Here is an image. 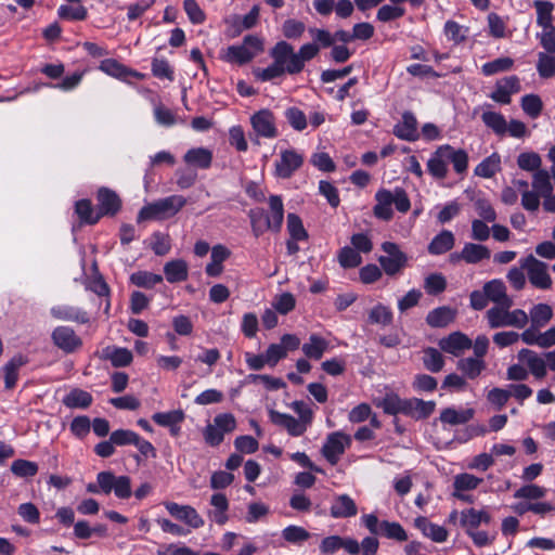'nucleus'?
I'll return each mask as SVG.
<instances>
[{
    "label": "nucleus",
    "mask_w": 555,
    "mask_h": 555,
    "mask_svg": "<svg viewBox=\"0 0 555 555\" xmlns=\"http://www.w3.org/2000/svg\"><path fill=\"white\" fill-rule=\"evenodd\" d=\"M514 301L494 305L485 313L489 328L514 327L522 330L529 323L528 313L522 309H511Z\"/></svg>",
    "instance_id": "1"
},
{
    "label": "nucleus",
    "mask_w": 555,
    "mask_h": 555,
    "mask_svg": "<svg viewBox=\"0 0 555 555\" xmlns=\"http://www.w3.org/2000/svg\"><path fill=\"white\" fill-rule=\"evenodd\" d=\"M376 205L373 208L374 216L378 219L389 221L393 211L391 205L396 206L399 212L405 214L411 208V202L406 192L402 188H396L393 191L380 189L375 194Z\"/></svg>",
    "instance_id": "2"
},
{
    "label": "nucleus",
    "mask_w": 555,
    "mask_h": 555,
    "mask_svg": "<svg viewBox=\"0 0 555 555\" xmlns=\"http://www.w3.org/2000/svg\"><path fill=\"white\" fill-rule=\"evenodd\" d=\"M186 205L182 195H170L144 205L138 214V222L146 220L164 221L175 217Z\"/></svg>",
    "instance_id": "3"
},
{
    "label": "nucleus",
    "mask_w": 555,
    "mask_h": 555,
    "mask_svg": "<svg viewBox=\"0 0 555 555\" xmlns=\"http://www.w3.org/2000/svg\"><path fill=\"white\" fill-rule=\"evenodd\" d=\"M263 50L262 41L256 36H246L237 46H230L224 53V61L233 64H246Z\"/></svg>",
    "instance_id": "4"
},
{
    "label": "nucleus",
    "mask_w": 555,
    "mask_h": 555,
    "mask_svg": "<svg viewBox=\"0 0 555 555\" xmlns=\"http://www.w3.org/2000/svg\"><path fill=\"white\" fill-rule=\"evenodd\" d=\"M236 427V421L231 413H221L215 416L214 423L208 424L203 433L206 443L211 447L219 446L225 434L232 433Z\"/></svg>",
    "instance_id": "5"
},
{
    "label": "nucleus",
    "mask_w": 555,
    "mask_h": 555,
    "mask_svg": "<svg viewBox=\"0 0 555 555\" xmlns=\"http://www.w3.org/2000/svg\"><path fill=\"white\" fill-rule=\"evenodd\" d=\"M382 249L385 256L378 258V262L387 275L393 276L400 273L406 266L409 257L403 253L396 243L384 242Z\"/></svg>",
    "instance_id": "6"
},
{
    "label": "nucleus",
    "mask_w": 555,
    "mask_h": 555,
    "mask_svg": "<svg viewBox=\"0 0 555 555\" xmlns=\"http://www.w3.org/2000/svg\"><path fill=\"white\" fill-rule=\"evenodd\" d=\"M521 268L526 270L529 282L532 286L540 289H548L552 287V279L548 274V267L545 262L537 259L533 255H529L520 259Z\"/></svg>",
    "instance_id": "7"
},
{
    "label": "nucleus",
    "mask_w": 555,
    "mask_h": 555,
    "mask_svg": "<svg viewBox=\"0 0 555 555\" xmlns=\"http://www.w3.org/2000/svg\"><path fill=\"white\" fill-rule=\"evenodd\" d=\"M269 54L286 74L296 75L302 70L297 53L293 46L286 41L275 43Z\"/></svg>",
    "instance_id": "8"
},
{
    "label": "nucleus",
    "mask_w": 555,
    "mask_h": 555,
    "mask_svg": "<svg viewBox=\"0 0 555 555\" xmlns=\"http://www.w3.org/2000/svg\"><path fill=\"white\" fill-rule=\"evenodd\" d=\"M351 444L349 435L343 431H334L326 438L322 447V455L332 464L336 465L345 450Z\"/></svg>",
    "instance_id": "9"
},
{
    "label": "nucleus",
    "mask_w": 555,
    "mask_h": 555,
    "mask_svg": "<svg viewBox=\"0 0 555 555\" xmlns=\"http://www.w3.org/2000/svg\"><path fill=\"white\" fill-rule=\"evenodd\" d=\"M304 164L302 154L294 149L283 150L274 164V175L281 179H289Z\"/></svg>",
    "instance_id": "10"
},
{
    "label": "nucleus",
    "mask_w": 555,
    "mask_h": 555,
    "mask_svg": "<svg viewBox=\"0 0 555 555\" xmlns=\"http://www.w3.org/2000/svg\"><path fill=\"white\" fill-rule=\"evenodd\" d=\"M251 127L257 137L274 139L279 135L275 117L269 109H261L250 117Z\"/></svg>",
    "instance_id": "11"
},
{
    "label": "nucleus",
    "mask_w": 555,
    "mask_h": 555,
    "mask_svg": "<svg viewBox=\"0 0 555 555\" xmlns=\"http://www.w3.org/2000/svg\"><path fill=\"white\" fill-rule=\"evenodd\" d=\"M164 506L172 517L185 522L193 529H198L205 524L202 516L191 505H180L175 502H165Z\"/></svg>",
    "instance_id": "12"
},
{
    "label": "nucleus",
    "mask_w": 555,
    "mask_h": 555,
    "mask_svg": "<svg viewBox=\"0 0 555 555\" xmlns=\"http://www.w3.org/2000/svg\"><path fill=\"white\" fill-rule=\"evenodd\" d=\"M518 359L527 366L528 372L535 379H543L547 374L545 356H540L531 349H521Z\"/></svg>",
    "instance_id": "13"
},
{
    "label": "nucleus",
    "mask_w": 555,
    "mask_h": 555,
    "mask_svg": "<svg viewBox=\"0 0 555 555\" xmlns=\"http://www.w3.org/2000/svg\"><path fill=\"white\" fill-rule=\"evenodd\" d=\"M52 340L63 351L70 353L81 347L82 341L73 328L59 326L52 332Z\"/></svg>",
    "instance_id": "14"
},
{
    "label": "nucleus",
    "mask_w": 555,
    "mask_h": 555,
    "mask_svg": "<svg viewBox=\"0 0 555 555\" xmlns=\"http://www.w3.org/2000/svg\"><path fill=\"white\" fill-rule=\"evenodd\" d=\"M520 91V82L517 76H508L499 80L490 98L501 104H509L511 96Z\"/></svg>",
    "instance_id": "15"
},
{
    "label": "nucleus",
    "mask_w": 555,
    "mask_h": 555,
    "mask_svg": "<svg viewBox=\"0 0 555 555\" xmlns=\"http://www.w3.org/2000/svg\"><path fill=\"white\" fill-rule=\"evenodd\" d=\"M439 347L444 352L459 357L465 350L472 347V340L465 334L461 332H454L449 336L440 339Z\"/></svg>",
    "instance_id": "16"
},
{
    "label": "nucleus",
    "mask_w": 555,
    "mask_h": 555,
    "mask_svg": "<svg viewBox=\"0 0 555 555\" xmlns=\"http://www.w3.org/2000/svg\"><path fill=\"white\" fill-rule=\"evenodd\" d=\"M491 256L490 249L481 244L466 243L460 254L451 256L452 260L462 259L466 263L475 264Z\"/></svg>",
    "instance_id": "17"
},
{
    "label": "nucleus",
    "mask_w": 555,
    "mask_h": 555,
    "mask_svg": "<svg viewBox=\"0 0 555 555\" xmlns=\"http://www.w3.org/2000/svg\"><path fill=\"white\" fill-rule=\"evenodd\" d=\"M269 214H267V227L272 232H280L284 220V206L280 195H270L269 199Z\"/></svg>",
    "instance_id": "18"
},
{
    "label": "nucleus",
    "mask_w": 555,
    "mask_h": 555,
    "mask_svg": "<svg viewBox=\"0 0 555 555\" xmlns=\"http://www.w3.org/2000/svg\"><path fill=\"white\" fill-rule=\"evenodd\" d=\"M393 134L405 141L418 139L417 120L411 112H404L402 119L393 127Z\"/></svg>",
    "instance_id": "19"
},
{
    "label": "nucleus",
    "mask_w": 555,
    "mask_h": 555,
    "mask_svg": "<svg viewBox=\"0 0 555 555\" xmlns=\"http://www.w3.org/2000/svg\"><path fill=\"white\" fill-rule=\"evenodd\" d=\"M270 420L273 424L283 427L291 436H301L306 430V425L289 414L278 411L270 412Z\"/></svg>",
    "instance_id": "20"
},
{
    "label": "nucleus",
    "mask_w": 555,
    "mask_h": 555,
    "mask_svg": "<svg viewBox=\"0 0 555 555\" xmlns=\"http://www.w3.org/2000/svg\"><path fill=\"white\" fill-rule=\"evenodd\" d=\"M434 401H424L422 399L412 398L404 400L403 414L416 420L428 417L435 410Z\"/></svg>",
    "instance_id": "21"
},
{
    "label": "nucleus",
    "mask_w": 555,
    "mask_h": 555,
    "mask_svg": "<svg viewBox=\"0 0 555 555\" xmlns=\"http://www.w3.org/2000/svg\"><path fill=\"white\" fill-rule=\"evenodd\" d=\"M414 526L422 533L437 543H442L448 539V531L442 526L430 522L426 517L418 516L414 519Z\"/></svg>",
    "instance_id": "22"
},
{
    "label": "nucleus",
    "mask_w": 555,
    "mask_h": 555,
    "mask_svg": "<svg viewBox=\"0 0 555 555\" xmlns=\"http://www.w3.org/2000/svg\"><path fill=\"white\" fill-rule=\"evenodd\" d=\"M183 162L198 169H208L212 163V152L206 147H193L186 151Z\"/></svg>",
    "instance_id": "23"
},
{
    "label": "nucleus",
    "mask_w": 555,
    "mask_h": 555,
    "mask_svg": "<svg viewBox=\"0 0 555 555\" xmlns=\"http://www.w3.org/2000/svg\"><path fill=\"white\" fill-rule=\"evenodd\" d=\"M488 300L494 305H501L508 301H513L512 297L507 294V287L504 282L500 279H493L488 281L482 286Z\"/></svg>",
    "instance_id": "24"
},
{
    "label": "nucleus",
    "mask_w": 555,
    "mask_h": 555,
    "mask_svg": "<svg viewBox=\"0 0 555 555\" xmlns=\"http://www.w3.org/2000/svg\"><path fill=\"white\" fill-rule=\"evenodd\" d=\"M100 215H115L121 206L119 196L107 188H101L98 192Z\"/></svg>",
    "instance_id": "25"
},
{
    "label": "nucleus",
    "mask_w": 555,
    "mask_h": 555,
    "mask_svg": "<svg viewBox=\"0 0 555 555\" xmlns=\"http://www.w3.org/2000/svg\"><path fill=\"white\" fill-rule=\"evenodd\" d=\"M491 516L486 511L467 508L460 514V525L466 532L477 529L481 522L489 524Z\"/></svg>",
    "instance_id": "26"
},
{
    "label": "nucleus",
    "mask_w": 555,
    "mask_h": 555,
    "mask_svg": "<svg viewBox=\"0 0 555 555\" xmlns=\"http://www.w3.org/2000/svg\"><path fill=\"white\" fill-rule=\"evenodd\" d=\"M212 509L208 512V517L216 524L222 526L228 520L229 501L223 493H215L210 498Z\"/></svg>",
    "instance_id": "27"
},
{
    "label": "nucleus",
    "mask_w": 555,
    "mask_h": 555,
    "mask_svg": "<svg viewBox=\"0 0 555 555\" xmlns=\"http://www.w3.org/2000/svg\"><path fill=\"white\" fill-rule=\"evenodd\" d=\"M358 507L348 494L338 495L331 506V516L334 518H349L356 516Z\"/></svg>",
    "instance_id": "28"
},
{
    "label": "nucleus",
    "mask_w": 555,
    "mask_h": 555,
    "mask_svg": "<svg viewBox=\"0 0 555 555\" xmlns=\"http://www.w3.org/2000/svg\"><path fill=\"white\" fill-rule=\"evenodd\" d=\"M443 145L439 146L427 162L429 173L437 179H444L448 173V156Z\"/></svg>",
    "instance_id": "29"
},
{
    "label": "nucleus",
    "mask_w": 555,
    "mask_h": 555,
    "mask_svg": "<svg viewBox=\"0 0 555 555\" xmlns=\"http://www.w3.org/2000/svg\"><path fill=\"white\" fill-rule=\"evenodd\" d=\"M456 311L448 306L438 307L428 312L426 322L431 327H446L455 319Z\"/></svg>",
    "instance_id": "30"
},
{
    "label": "nucleus",
    "mask_w": 555,
    "mask_h": 555,
    "mask_svg": "<svg viewBox=\"0 0 555 555\" xmlns=\"http://www.w3.org/2000/svg\"><path fill=\"white\" fill-rule=\"evenodd\" d=\"M328 347L330 343L325 338L312 334L308 341L302 345L301 350L308 359L320 360Z\"/></svg>",
    "instance_id": "31"
},
{
    "label": "nucleus",
    "mask_w": 555,
    "mask_h": 555,
    "mask_svg": "<svg viewBox=\"0 0 555 555\" xmlns=\"http://www.w3.org/2000/svg\"><path fill=\"white\" fill-rule=\"evenodd\" d=\"M454 244V234L449 230H443L431 240L427 249L430 255H442L451 250Z\"/></svg>",
    "instance_id": "32"
},
{
    "label": "nucleus",
    "mask_w": 555,
    "mask_h": 555,
    "mask_svg": "<svg viewBox=\"0 0 555 555\" xmlns=\"http://www.w3.org/2000/svg\"><path fill=\"white\" fill-rule=\"evenodd\" d=\"M51 314L64 321H73L85 324L89 321L88 313L75 307L57 306L51 309Z\"/></svg>",
    "instance_id": "33"
},
{
    "label": "nucleus",
    "mask_w": 555,
    "mask_h": 555,
    "mask_svg": "<svg viewBox=\"0 0 555 555\" xmlns=\"http://www.w3.org/2000/svg\"><path fill=\"white\" fill-rule=\"evenodd\" d=\"M100 69L104 72L105 74L116 77V78H126L128 76L142 78L143 75L134 72L132 69H129L128 67L124 66L119 62H117L114 59H106L103 60L100 64Z\"/></svg>",
    "instance_id": "34"
},
{
    "label": "nucleus",
    "mask_w": 555,
    "mask_h": 555,
    "mask_svg": "<svg viewBox=\"0 0 555 555\" xmlns=\"http://www.w3.org/2000/svg\"><path fill=\"white\" fill-rule=\"evenodd\" d=\"M102 358L109 360L115 367H122L131 363L132 353L126 348L106 347L102 350Z\"/></svg>",
    "instance_id": "35"
},
{
    "label": "nucleus",
    "mask_w": 555,
    "mask_h": 555,
    "mask_svg": "<svg viewBox=\"0 0 555 555\" xmlns=\"http://www.w3.org/2000/svg\"><path fill=\"white\" fill-rule=\"evenodd\" d=\"M92 400L91 393L75 388L63 398V404L69 409H87L91 405Z\"/></svg>",
    "instance_id": "36"
},
{
    "label": "nucleus",
    "mask_w": 555,
    "mask_h": 555,
    "mask_svg": "<svg viewBox=\"0 0 555 555\" xmlns=\"http://www.w3.org/2000/svg\"><path fill=\"white\" fill-rule=\"evenodd\" d=\"M27 363V358L22 354L14 356L3 367L5 388L12 389L18 378V370Z\"/></svg>",
    "instance_id": "37"
},
{
    "label": "nucleus",
    "mask_w": 555,
    "mask_h": 555,
    "mask_svg": "<svg viewBox=\"0 0 555 555\" xmlns=\"http://www.w3.org/2000/svg\"><path fill=\"white\" fill-rule=\"evenodd\" d=\"M164 273L169 283L185 281L188 279V263L182 259L171 260L165 264Z\"/></svg>",
    "instance_id": "38"
},
{
    "label": "nucleus",
    "mask_w": 555,
    "mask_h": 555,
    "mask_svg": "<svg viewBox=\"0 0 555 555\" xmlns=\"http://www.w3.org/2000/svg\"><path fill=\"white\" fill-rule=\"evenodd\" d=\"M474 414L475 411L473 409L457 411L452 408H447L440 413V421L452 426L462 425L469 422L474 417Z\"/></svg>",
    "instance_id": "39"
},
{
    "label": "nucleus",
    "mask_w": 555,
    "mask_h": 555,
    "mask_svg": "<svg viewBox=\"0 0 555 555\" xmlns=\"http://www.w3.org/2000/svg\"><path fill=\"white\" fill-rule=\"evenodd\" d=\"M457 370H460L467 378L475 379L486 369V363L482 359L464 358L457 361Z\"/></svg>",
    "instance_id": "40"
},
{
    "label": "nucleus",
    "mask_w": 555,
    "mask_h": 555,
    "mask_svg": "<svg viewBox=\"0 0 555 555\" xmlns=\"http://www.w3.org/2000/svg\"><path fill=\"white\" fill-rule=\"evenodd\" d=\"M528 317L532 325L543 327L552 320L553 310L547 304H538L530 309Z\"/></svg>",
    "instance_id": "41"
},
{
    "label": "nucleus",
    "mask_w": 555,
    "mask_h": 555,
    "mask_svg": "<svg viewBox=\"0 0 555 555\" xmlns=\"http://www.w3.org/2000/svg\"><path fill=\"white\" fill-rule=\"evenodd\" d=\"M443 149L448 150V152H444L448 156V164L451 163L457 173L465 172L468 165L467 153L462 149L455 150L449 144H444Z\"/></svg>",
    "instance_id": "42"
},
{
    "label": "nucleus",
    "mask_w": 555,
    "mask_h": 555,
    "mask_svg": "<svg viewBox=\"0 0 555 555\" xmlns=\"http://www.w3.org/2000/svg\"><path fill=\"white\" fill-rule=\"evenodd\" d=\"M483 124L493 130L498 135H503L507 131V122L504 116L496 112L487 111L481 115Z\"/></svg>",
    "instance_id": "43"
},
{
    "label": "nucleus",
    "mask_w": 555,
    "mask_h": 555,
    "mask_svg": "<svg viewBox=\"0 0 555 555\" xmlns=\"http://www.w3.org/2000/svg\"><path fill=\"white\" fill-rule=\"evenodd\" d=\"M537 72L541 78H552L555 76V55L548 52H539L537 62Z\"/></svg>",
    "instance_id": "44"
},
{
    "label": "nucleus",
    "mask_w": 555,
    "mask_h": 555,
    "mask_svg": "<svg viewBox=\"0 0 555 555\" xmlns=\"http://www.w3.org/2000/svg\"><path fill=\"white\" fill-rule=\"evenodd\" d=\"M533 5L537 11V24L540 27L553 25L554 4L546 0H535Z\"/></svg>",
    "instance_id": "45"
},
{
    "label": "nucleus",
    "mask_w": 555,
    "mask_h": 555,
    "mask_svg": "<svg viewBox=\"0 0 555 555\" xmlns=\"http://www.w3.org/2000/svg\"><path fill=\"white\" fill-rule=\"evenodd\" d=\"M423 353V364L426 370L438 373L443 369L444 360L439 350L428 347L424 349Z\"/></svg>",
    "instance_id": "46"
},
{
    "label": "nucleus",
    "mask_w": 555,
    "mask_h": 555,
    "mask_svg": "<svg viewBox=\"0 0 555 555\" xmlns=\"http://www.w3.org/2000/svg\"><path fill=\"white\" fill-rule=\"evenodd\" d=\"M501 158L494 153L485 158L475 168V173L482 178H492L500 170Z\"/></svg>",
    "instance_id": "47"
},
{
    "label": "nucleus",
    "mask_w": 555,
    "mask_h": 555,
    "mask_svg": "<svg viewBox=\"0 0 555 555\" xmlns=\"http://www.w3.org/2000/svg\"><path fill=\"white\" fill-rule=\"evenodd\" d=\"M185 415L182 410H172L169 412L154 413L152 420L159 426L172 427L183 422Z\"/></svg>",
    "instance_id": "48"
},
{
    "label": "nucleus",
    "mask_w": 555,
    "mask_h": 555,
    "mask_svg": "<svg viewBox=\"0 0 555 555\" xmlns=\"http://www.w3.org/2000/svg\"><path fill=\"white\" fill-rule=\"evenodd\" d=\"M379 535L386 537L387 539L403 542L408 540V534L404 528L397 521H382V530Z\"/></svg>",
    "instance_id": "49"
},
{
    "label": "nucleus",
    "mask_w": 555,
    "mask_h": 555,
    "mask_svg": "<svg viewBox=\"0 0 555 555\" xmlns=\"http://www.w3.org/2000/svg\"><path fill=\"white\" fill-rule=\"evenodd\" d=\"M251 231L255 237H259L266 231H270L267 227V214L262 208H254L248 211Z\"/></svg>",
    "instance_id": "50"
},
{
    "label": "nucleus",
    "mask_w": 555,
    "mask_h": 555,
    "mask_svg": "<svg viewBox=\"0 0 555 555\" xmlns=\"http://www.w3.org/2000/svg\"><path fill=\"white\" fill-rule=\"evenodd\" d=\"M392 319L393 317L390 308L383 304H377L369 312V321L373 324L387 326L392 323Z\"/></svg>",
    "instance_id": "51"
},
{
    "label": "nucleus",
    "mask_w": 555,
    "mask_h": 555,
    "mask_svg": "<svg viewBox=\"0 0 555 555\" xmlns=\"http://www.w3.org/2000/svg\"><path fill=\"white\" fill-rule=\"evenodd\" d=\"M163 281V276L147 271H138L130 275V282L138 287L152 288Z\"/></svg>",
    "instance_id": "52"
},
{
    "label": "nucleus",
    "mask_w": 555,
    "mask_h": 555,
    "mask_svg": "<svg viewBox=\"0 0 555 555\" xmlns=\"http://www.w3.org/2000/svg\"><path fill=\"white\" fill-rule=\"evenodd\" d=\"M532 188L542 197L552 193L553 185L550 173L546 170H537L533 175Z\"/></svg>",
    "instance_id": "53"
},
{
    "label": "nucleus",
    "mask_w": 555,
    "mask_h": 555,
    "mask_svg": "<svg viewBox=\"0 0 555 555\" xmlns=\"http://www.w3.org/2000/svg\"><path fill=\"white\" fill-rule=\"evenodd\" d=\"M546 492L547 490L544 487L538 486L535 483H528L516 490L514 498L533 501L543 499L546 495Z\"/></svg>",
    "instance_id": "54"
},
{
    "label": "nucleus",
    "mask_w": 555,
    "mask_h": 555,
    "mask_svg": "<svg viewBox=\"0 0 555 555\" xmlns=\"http://www.w3.org/2000/svg\"><path fill=\"white\" fill-rule=\"evenodd\" d=\"M75 211L82 222L96 223L100 219V214H95L91 202L88 199H80L75 205Z\"/></svg>",
    "instance_id": "55"
},
{
    "label": "nucleus",
    "mask_w": 555,
    "mask_h": 555,
    "mask_svg": "<svg viewBox=\"0 0 555 555\" xmlns=\"http://www.w3.org/2000/svg\"><path fill=\"white\" fill-rule=\"evenodd\" d=\"M404 14V8L398 4H384L378 9L376 18L379 22L388 23L401 18Z\"/></svg>",
    "instance_id": "56"
},
{
    "label": "nucleus",
    "mask_w": 555,
    "mask_h": 555,
    "mask_svg": "<svg viewBox=\"0 0 555 555\" xmlns=\"http://www.w3.org/2000/svg\"><path fill=\"white\" fill-rule=\"evenodd\" d=\"M287 231L291 238L295 241H304L308 238V233L304 228L302 221L296 214L287 215Z\"/></svg>",
    "instance_id": "57"
},
{
    "label": "nucleus",
    "mask_w": 555,
    "mask_h": 555,
    "mask_svg": "<svg viewBox=\"0 0 555 555\" xmlns=\"http://www.w3.org/2000/svg\"><path fill=\"white\" fill-rule=\"evenodd\" d=\"M338 262L345 269L356 268L361 264L362 257L354 248L345 246L339 250Z\"/></svg>",
    "instance_id": "58"
},
{
    "label": "nucleus",
    "mask_w": 555,
    "mask_h": 555,
    "mask_svg": "<svg viewBox=\"0 0 555 555\" xmlns=\"http://www.w3.org/2000/svg\"><path fill=\"white\" fill-rule=\"evenodd\" d=\"M521 108L531 118H537L543 108V103L539 95L527 94L521 99Z\"/></svg>",
    "instance_id": "59"
},
{
    "label": "nucleus",
    "mask_w": 555,
    "mask_h": 555,
    "mask_svg": "<svg viewBox=\"0 0 555 555\" xmlns=\"http://www.w3.org/2000/svg\"><path fill=\"white\" fill-rule=\"evenodd\" d=\"M152 74L159 79H167L169 81L175 79L172 67L164 59L154 57L152 60Z\"/></svg>",
    "instance_id": "60"
},
{
    "label": "nucleus",
    "mask_w": 555,
    "mask_h": 555,
    "mask_svg": "<svg viewBox=\"0 0 555 555\" xmlns=\"http://www.w3.org/2000/svg\"><path fill=\"white\" fill-rule=\"evenodd\" d=\"M11 470L18 477H33L38 472V465L26 460H15L11 465Z\"/></svg>",
    "instance_id": "61"
},
{
    "label": "nucleus",
    "mask_w": 555,
    "mask_h": 555,
    "mask_svg": "<svg viewBox=\"0 0 555 555\" xmlns=\"http://www.w3.org/2000/svg\"><path fill=\"white\" fill-rule=\"evenodd\" d=\"M254 76L260 81H270L275 78L282 77L286 74L279 64L273 61V63L267 68H255L253 70Z\"/></svg>",
    "instance_id": "62"
},
{
    "label": "nucleus",
    "mask_w": 555,
    "mask_h": 555,
    "mask_svg": "<svg viewBox=\"0 0 555 555\" xmlns=\"http://www.w3.org/2000/svg\"><path fill=\"white\" fill-rule=\"evenodd\" d=\"M447 287V281L442 274L433 273L425 279L424 288L429 295L442 293Z\"/></svg>",
    "instance_id": "63"
},
{
    "label": "nucleus",
    "mask_w": 555,
    "mask_h": 555,
    "mask_svg": "<svg viewBox=\"0 0 555 555\" xmlns=\"http://www.w3.org/2000/svg\"><path fill=\"white\" fill-rule=\"evenodd\" d=\"M542 31L537 35L542 48L548 53H555V26L541 27Z\"/></svg>",
    "instance_id": "64"
}]
</instances>
